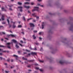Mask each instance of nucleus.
<instances>
[{
	"mask_svg": "<svg viewBox=\"0 0 73 73\" xmlns=\"http://www.w3.org/2000/svg\"><path fill=\"white\" fill-rule=\"evenodd\" d=\"M11 44H12V43L9 42L6 44V46L9 49H11Z\"/></svg>",
	"mask_w": 73,
	"mask_h": 73,
	"instance_id": "nucleus-1",
	"label": "nucleus"
},
{
	"mask_svg": "<svg viewBox=\"0 0 73 73\" xmlns=\"http://www.w3.org/2000/svg\"><path fill=\"white\" fill-rule=\"evenodd\" d=\"M39 8L38 7H34V9L32 10L33 12H34L35 11H38V9Z\"/></svg>",
	"mask_w": 73,
	"mask_h": 73,
	"instance_id": "nucleus-2",
	"label": "nucleus"
},
{
	"mask_svg": "<svg viewBox=\"0 0 73 73\" xmlns=\"http://www.w3.org/2000/svg\"><path fill=\"white\" fill-rule=\"evenodd\" d=\"M18 9H19L20 12H22V11H23V10H22V9H23V7H18Z\"/></svg>",
	"mask_w": 73,
	"mask_h": 73,
	"instance_id": "nucleus-3",
	"label": "nucleus"
},
{
	"mask_svg": "<svg viewBox=\"0 0 73 73\" xmlns=\"http://www.w3.org/2000/svg\"><path fill=\"white\" fill-rule=\"evenodd\" d=\"M0 51H2V52H5L6 53H9V50L3 51L1 50V49H0Z\"/></svg>",
	"mask_w": 73,
	"mask_h": 73,
	"instance_id": "nucleus-4",
	"label": "nucleus"
},
{
	"mask_svg": "<svg viewBox=\"0 0 73 73\" xmlns=\"http://www.w3.org/2000/svg\"><path fill=\"white\" fill-rule=\"evenodd\" d=\"M4 16H5V15H2L1 18L2 20H4Z\"/></svg>",
	"mask_w": 73,
	"mask_h": 73,
	"instance_id": "nucleus-5",
	"label": "nucleus"
},
{
	"mask_svg": "<svg viewBox=\"0 0 73 73\" xmlns=\"http://www.w3.org/2000/svg\"><path fill=\"white\" fill-rule=\"evenodd\" d=\"M11 41H13V42H14V43H15V44H17V41L15 39L12 40Z\"/></svg>",
	"mask_w": 73,
	"mask_h": 73,
	"instance_id": "nucleus-6",
	"label": "nucleus"
},
{
	"mask_svg": "<svg viewBox=\"0 0 73 73\" xmlns=\"http://www.w3.org/2000/svg\"><path fill=\"white\" fill-rule=\"evenodd\" d=\"M64 62H65L63 60H60L59 62V63L61 64H63Z\"/></svg>",
	"mask_w": 73,
	"mask_h": 73,
	"instance_id": "nucleus-7",
	"label": "nucleus"
},
{
	"mask_svg": "<svg viewBox=\"0 0 73 73\" xmlns=\"http://www.w3.org/2000/svg\"><path fill=\"white\" fill-rule=\"evenodd\" d=\"M18 43H17L15 44V47L16 48H19V46H18Z\"/></svg>",
	"mask_w": 73,
	"mask_h": 73,
	"instance_id": "nucleus-8",
	"label": "nucleus"
},
{
	"mask_svg": "<svg viewBox=\"0 0 73 73\" xmlns=\"http://www.w3.org/2000/svg\"><path fill=\"white\" fill-rule=\"evenodd\" d=\"M30 25L31 27H35V25L32 23H30Z\"/></svg>",
	"mask_w": 73,
	"mask_h": 73,
	"instance_id": "nucleus-9",
	"label": "nucleus"
},
{
	"mask_svg": "<svg viewBox=\"0 0 73 73\" xmlns=\"http://www.w3.org/2000/svg\"><path fill=\"white\" fill-rule=\"evenodd\" d=\"M31 54H33V55H36V54H37V53H36V52H32L31 53Z\"/></svg>",
	"mask_w": 73,
	"mask_h": 73,
	"instance_id": "nucleus-10",
	"label": "nucleus"
},
{
	"mask_svg": "<svg viewBox=\"0 0 73 73\" xmlns=\"http://www.w3.org/2000/svg\"><path fill=\"white\" fill-rule=\"evenodd\" d=\"M13 57H14L16 58V59L17 60V58H18V56H17L16 55H13Z\"/></svg>",
	"mask_w": 73,
	"mask_h": 73,
	"instance_id": "nucleus-11",
	"label": "nucleus"
},
{
	"mask_svg": "<svg viewBox=\"0 0 73 73\" xmlns=\"http://www.w3.org/2000/svg\"><path fill=\"white\" fill-rule=\"evenodd\" d=\"M39 35H44V32L39 33Z\"/></svg>",
	"mask_w": 73,
	"mask_h": 73,
	"instance_id": "nucleus-12",
	"label": "nucleus"
},
{
	"mask_svg": "<svg viewBox=\"0 0 73 73\" xmlns=\"http://www.w3.org/2000/svg\"><path fill=\"white\" fill-rule=\"evenodd\" d=\"M1 9L3 11H7V10H5V9H4V7H3L1 8Z\"/></svg>",
	"mask_w": 73,
	"mask_h": 73,
	"instance_id": "nucleus-13",
	"label": "nucleus"
},
{
	"mask_svg": "<svg viewBox=\"0 0 73 73\" xmlns=\"http://www.w3.org/2000/svg\"><path fill=\"white\" fill-rule=\"evenodd\" d=\"M5 33H4V32H1V33L0 32V35H3V34L5 35Z\"/></svg>",
	"mask_w": 73,
	"mask_h": 73,
	"instance_id": "nucleus-14",
	"label": "nucleus"
},
{
	"mask_svg": "<svg viewBox=\"0 0 73 73\" xmlns=\"http://www.w3.org/2000/svg\"><path fill=\"white\" fill-rule=\"evenodd\" d=\"M25 8H27V9H29V8H30V7L29 6H25L24 5Z\"/></svg>",
	"mask_w": 73,
	"mask_h": 73,
	"instance_id": "nucleus-15",
	"label": "nucleus"
},
{
	"mask_svg": "<svg viewBox=\"0 0 73 73\" xmlns=\"http://www.w3.org/2000/svg\"><path fill=\"white\" fill-rule=\"evenodd\" d=\"M9 36H11V37H15L16 36L13 35H9Z\"/></svg>",
	"mask_w": 73,
	"mask_h": 73,
	"instance_id": "nucleus-16",
	"label": "nucleus"
},
{
	"mask_svg": "<svg viewBox=\"0 0 73 73\" xmlns=\"http://www.w3.org/2000/svg\"><path fill=\"white\" fill-rule=\"evenodd\" d=\"M5 60V58H2V57H0V60Z\"/></svg>",
	"mask_w": 73,
	"mask_h": 73,
	"instance_id": "nucleus-17",
	"label": "nucleus"
},
{
	"mask_svg": "<svg viewBox=\"0 0 73 73\" xmlns=\"http://www.w3.org/2000/svg\"><path fill=\"white\" fill-rule=\"evenodd\" d=\"M22 59H23V60H27V61H28V60H27V59L25 58L24 57H23L22 58Z\"/></svg>",
	"mask_w": 73,
	"mask_h": 73,
	"instance_id": "nucleus-18",
	"label": "nucleus"
},
{
	"mask_svg": "<svg viewBox=\"0 0 73 73\" xmlns=\"http://www.w3.org/2000/svg\"><path fill=\"white\" fill-rule=\"evenodd\" d=\"M32 16H34L35 17H36V16L35 15V13H34L32 14Z\"/></svg>",
	"mask_w": 73,
	"mask_h": 73,
	"instance_id": "nucleus-19",
	"label": "nucleus"
},
{
	"mask_svg": "<svg viewBox=\"0 0 73 73\" xmlns=\"http://www.w3.org/2000/svg\"><path fill=\"white\" fill-rule=\"evenodd\" d=\"M42 24V29H44V25H43L44 24V23H43Z\"/></svg>",
	"mask_w": 73,
	"mask_h": 73,
	"instance_id": "nucleus-20",
	"label": "nucleus"
},
{
	"mask_svg": "<svg viewBox=\"0 0 73 73\" xmlns=\"http://www.w3.org/2000/svg\"><path fill=\"white\" fill-rule=\"evenodd\" d=\"M39 61H40V62H44V60H39Z\"/></svg>",
	"mask_w": 73,
	"mask_h": 73,
	"instance_id": "nucleus-21",
	"label": "nucleus"
},
{
	"mask_svg": "<svg viewBox=\"0 0 73 73\" xmlns=\"http://www.w3.org/2000/svg\"><path fill=\"white\" fill-rule=\"evenodd\" d=\"M13 28H16V25H13Z\"/></svg>",
	"mask_w": 73,
	"mask_h": 73,
	"instance_id": "nucleus-22",
	"label": "nucleus"
},
{
	"mask_svg": "<svg viewBox=\"0 0 73 73\" xmlns=\"http://www.w3.org/2000/svg\"><path fill=\"white\" fill-rule=\"evenodd\" d=\"M18 4L19 5H21V4H22V3H20V2H18Z\"/></svg>",
	"mask_w": 73,
	"mask_h": 73,
	"instance_id": "nucleus-23",
	"label": "nucleus"
},
{
	"mask_svg": "<svg viewBox=\"0 0 73 73\" xmlns=\"http://www.w3.org/2000/svg\"><path fill=\"white\" fill-rule=\"evenodd\" d=\"M39 70L40 72H43V70H42V69H39Z\"/></svg>",
	"mask_w": 73,
	"mask_h": 73,
	"instance_id": "nucleus-24",
	"label": "nucleus"
},
{
	"mask_svg": "<svg viewBox=\"0 0 73 73\" xmlns=\"http://www.w3.org/2000/svg\"><path fill=\"white\" fill-rule=\"evenodd\" d=\"M25 4H29V3L28 2H25L24 3Z\"/></svg>",
	"mask_w": 73,
	"mask_h": 73,
	"instance_id": "nucleus-25",
	"label": "nucleus"
},
{
	"mask_svg": "<svg viewBox=\"0 0 73 73\" xmlns=\"http://www.w3.org/2000/svg\"><path fill=\"white\" fill-rule=\"evenodd\" d=\"M22 26L21 25H19L18 26V28H21V27H22Z\"/></svg>",
	"mask_w": 73,
	"mask_h": 73,
	"instance_id": "nucleus-26",
	"label": "nucleus"
},
{
	"mask_svg": "<svg viewBox=\"0 0 73 73\" xmlns=\"http://www.w3.org/2000/svg\"><path fill=\"white\" fill-rule=\"evenodd\" d=\"M33 37L34 39H35V38H36V37H35V35H33Z\"/></svg>",
	"mask_w": 73,
	"mask_h": 73,
	"instance_id": "nucleus-27",
	"label": "nucleus"
},
{
	"mask_svg": "<svg viewBox=\"0 0 73 73\" xmlns=\"http://www.w3.org/2000/svg\"><path fill=\"white\" fill-rule=\"evenodd\" d=\"M0 28H4V27L3 26H0Z\"/></svg>",
	"mask_w": 73,
	"mask_h": 73,
	"instance_id": "nucleus-28",
	"label": "nucleus"
},
{
	"mask_svg": "<svg viewBox=\"0 0 73 73\" xmlns=\"http://www.w3.org/2000/svg\"><path fill=\"white\" fill-rule=\"evenodd\" d=\"M7 21L8 22L9 24V20L7 19Z\"/></svg>",
	"mask_w": 73,
	"mask_h": 73,
	"instance_id": "nucleus-29",
	"label": "nucleus"
},
{
	"mask_svg": "<svg viewBox=\"0 0 73 73\" xmlns=\"http://www.w3.org/2000/svg\"><path fill=\"white\" fill-rule=\"evenodd\" d=\"M27 67H28V68H31V65H29L27 66Z\"/></svg>",
	"mask_w": 73,
	"mask_h": 73,
	"instance_id": "nucleus-30",
	"label": "nucleus"
},
{
	"mask_svg": "<svg viewBox=\"0 0 73 73\" xmlns=\"http://www.w3.org/2000/svg\"><path fill=\"white\" fill-rule=\"evenodd\" d=\"M31 5H34V4H35V3H34L32 2L31 3Z\"/></svg>",
	"mask_w": 73,
	"mask_h": 73,
	"instance_id": "nucleus-31",
	"label": "nucleus"
},
{
	"mask_svg": "<svg viewBox=\"0 0 73 73\" xmlns=\"http://www.w3.org/2000/svg\"><path fill=\"white\" fill-rule=\"evenodd\" d=\"M19 44L21 46H23V45H22V44H21L20 43H19Z\"/></svg>",
	"mask_w": 73,
	"mask_h": 73,
	"instance_id": "nucleus-32",
	"label": "nucleus"
},
{
	"mask_svg": "<svg viewBox=\"0 0 73 73\" xmlns=\"http://www.w3.org/2000/svg\"><path fill=\"white\" fill-rule=\"evenodd\" d=\"M8 72H9V71H5V73H8Z\"/></svg>",
	"mask_w": 73,
	"mask_h": 73,
	"instance_id": "nucleus-33",
	"label": "nucleus"
},
{
	"mask_svg": "<svg viewBox=\"0 0 73 73\" xmlns=\"http://www.w3.org/2000/svg\"><path fill=\"white\" fill-rule=\"evenodd\" d=\"M2 24H5V22H2Z\"/></svg>",
	"mask_w": 73,
	"mask_h": 73,
	"instance_id": "nucleus-34",
	"label": "nucleus"
},
{
	"mask_svg": "<svg viewBox=\"0 0 73 73\" xmlns=\"http://www.w3.org/2000/svg\"><path fill=\"white\" fill-rule=\"evenodd\" d=\"M35 69H36L38 70V69L39 68H38V67H35Z\"/></svg>",
	"mask_w": 73,
	"mask_h": 73,
	"instance_id": "nucleus-35",
	"label": "nucleus"
},
{
	"mask_svg": "<svg viewBox=\"0 0 73 73\" xmlns=\"http://www.w3.org/2000/svg\"><path fill=\"white\" fill-rule=\"evenodd\" d=\"M18 16H21V14L20 13H19L18 14Z\"/></svg>",
	"mask_w": 73,
	"mask_h": 73,
	"instance_id": "nucleus-36",
	"label": "nucleus"
},
{
	"mask_svg": "<svg viewBox=\"0 0 73 73\" xmlns=\"http://www.w3.org/2000/svg\"><path fill=\"white\" fill-rule=\"evenodd\" d=\"M0 47H4V46L3 45H0Z\"/></svg>",
	"mask_w": 73,
	"mask_h": 73,
	"instance_id": "nucleus-37",
	"label": "nucleus"
},
{
	"mask_svg": "<svg viewBox=\"0 0 73 73\" xmlns=\"http://www.w3.org/2000/svg\"><path fill=\"white\" fill-rule=\"evenodd\" d=\"M9 9L10 11H12V8H9Z\"/></svg>",
	"mask_w": 73,
	"mask_h": 73,
	"instance_id": "nucleus-38",
	"label": "nucleus"
},
{
	"mask_svg": "<svg viewBox=\"0 0 73 73\" xmlns=\"http://www.w3.org/2000/svg\"><path fill=\"white\" fill-rule=\"evenodd\" d=\"M10 60V59L9 58H8L7 60V61H9Z\"/></svg>",
	"mask_w": 73,
	"mask_h": 73,
	"instance_id": "nucleus-39",
	"label": "nucleus"
},
{
	"mask_svg": "<svg viewBox=\"0 0 73 73\" xmlns=\"http://www.w3.org/2000/svg\"><path fill=\"white\" fill-rule=\"evenodd\" d=\"M34 50H37V49H36V48H35L34 49Z\"/></svg>",
	"mask_w": 73,
	"mask_h": 73,
	"instance_id": "nucleus-40",
	"label": "nucleus"
},
{
	"mask_svg": "<svg viewBox=\"0 0 73 73\" xmlns=\"http://www.w3.org/2000/svg\"><path fill=\"white\" fill-rule=\"evenodd\" d=\"M2 55H3V53H0V55L2 56Z\"/></svg>",
	"mask_w": 73,
	"mask_h": 73,
	"instance_id": "nucleus-41",
	"label": "nucleus"
},
{
	"mask_svg": "<svg viewBox=\"0 0 73 73\" xmlns=\"http://www.w3.org/2000/svg\"><path fill=\"white\" fill-rule=\"evenodd\" d=\"M23 18L24 20V21H25V17H23Z\"/></svg>",
	"mask_w": 73,
	"mask_h": 73,
	"instance_id": "nucleus-42",
	"label": "nucleus"
},
{
	"mask_svg": "<svg viewBox=\"0 0 73 73\" xmlns=\"http://www.w3.org/2000/svg\"><path fill=\"white\" fill-rule=\"evenodd\" d=\"M36 18L37 19H39V17H36Z\"/></svg>",
	"mask_w": 73,
	"mask_h": 73,
	"instance_id": "nucleus-43",
	"label": "nucleus"
},
{
	"mask_svg": "<svg viewBox=\"0 0 73 73\" xmlns=\"http://www.w3.org/2000/svg\"><path fill=\"white\" fill-rule=\"evenodd\" d=\"M39 38L40 40H41V39H42V38H41V37H39Z\"/></svg>",
	"mask_w": 73,
	"mask_h": 73,
	"instance_id": "nucleus-44",
	"label": "nucleus"
},
{
	"mask_svg": "<svg viewBox=\"0 0 73 73\" xmlns=\"http://www.w3.org/2000/svg\"><path fill=\"white\" fill-rule=\"evenodd\" d=\"M37 32V31H34V32H35V33Z\"/></svg>",
	"mask_w": 73,
	"mask_h": 73,
	"instance_id": "nucleus-45",
	"label": "nucleus"
},
{
	"mask_svg": "<svg viewBox=\"0 0 73 73\" xmlns=\"http://www.w3.org/2000/svg\"><path fill=\"white\" fill-rule=\"evenodd\" d=\"M37 5L40 6L41 5H40V4L39 3H38L37 4Z\"/></svg>",
	"mask_w": 73,
	"mask_h": 73,
	"instance_id": "nucleus-46",
	"label": "nucleus"
},
{
	"mask_svg": "<svg viewBox=\"0 0 73 73\" xmlns=\"http://www.w3.org/2000/svg\"><path fill=\"white\" fill-rule=\"evenodd\" d=\"M20 42H21V43H23V41L22 40H21Z\"/></svg>",
	"mask_w": 73,
	"mask_h": 73,
	"instance_id": "nucleus-47",
	"label": "nucleus"
},
{
	"mask_svg": "<svg viewBox=\"0 0 73 73\" xmlns=\"http://www.w3.org/2000/svg\"><path fill=\"white\" fill-rule=\"evenodd\" d=\"M9 6V7H11L12 6H13V5H11L10 6L8 5Z\"/></svg>",
	"mask_w": 73,
	"mask_h": 73,
	"instance_id": "nucleus-48",
	"label": "nucleus"
},
{
	"mask_svg": "<svg viewBox=\"0 0 73 73\" xmlns=\"http://www.w3.org/2000/svg\"><path fill=\"white\" fill-rule=\"evenodd\" d=\"M38 1H42V0H38Z\"/></svg>",
	"mask_w": 73,
	"mask_h": 73,
	"instance_id": "nucleus-49",
	"label": "nucleus"
},
{
	"mask_svg": "<svg viewBox=\"0 0 73 73\" xmlns=\"http://www.w3.org/2000/svg\"><path fill=\"white\" fill-rule=\"evenodd\" d=\"M22 34H23V35H24V33L23 32H22Z\"/></svg>",
	"mask_w": 73,
	"mask_h": 73,
	"instance_id": "nucleus-50",
	"label": "nucleus"
},
{
	"mask_svg": "<svg viewBox=\"0 0 73 73\" xmlns=\"http://www.w3.org/2000/svg\"><path fill=\"white\" fill-rule=\"evenodd\" d=\"M14 68V67H13H13H12V66H11V69H12V68Z\"/></svg>",
	"mask_w": 73,
	"mask_h": 73,
	"instance_id": "nucleus-51",
	"label": "nucleus"
},
{
	"mask_svg": "<svg viewBox=\"0 0 73 73\" xmlns=\"http://www.w3.org/2000/svg\"><path fill=\"white\" fill-rule=\"evenodd\" d=\"M28 71H29V72H31V70H29Z\"/></svg>",
	"mask_w": 73,
	"mask_h": 73,
	"instance_id": "nucleus-52",
	"label": "nucleus"
},
{
	"mask_svg": "<svg viewBox=\"0 0 73 73\" xmlns=\"http://www.w3.org/2000/svg\"><path fill=\"white\" fill-rule=\"evenodd\" d=\"M5 39H6V40H8V39L7 38H5Z\"/></svg>",
	"mask_w": 73,
	"mask_h": 73,
	"instance_id": "nucleus-53",
	"label": "nucleus"
},
{
	"mask_svg": "<svg viewBox=\"0 0 73 73\" xmlns=\"http://www.w3.org/2000/svg\"><path fill=\"white\" fill-rule=\"evenodd\" d=\"M35 44H36V45H38V43H36Z\"/></svg>",
	"mask_w": 73,
	"mask_h": 73,
	"instance_id": "nucleus-54",
	"label": "nucleus"
},
{
	"mask_svg": "<svg viewBox=\"0 0 73 73\" xmlns=\"http://www.w3.org/2000/svg\"><path fill=\"white\" fill-rule=\"evenodd\" d=\"M41 7H44V6L43 5H41L40 6Z\"/></svg>",
	"mask_w": 73,
	"mask_h": 73,
	"instance_id": "nucleus-55",
	"label": "nucleus"
},
{
	"mask_svg": "<svg viewBox=\"0 0 73 73\" xmlns=\"http://www.w3.org/2000/svg\"><path fill=\"white\" fill-rule=\"evenodd\" d=\"M29 48L30 49H31V50L32 49V48L31 47H30Z\"/></svg>",
	"mask_w": 73,
	"mask_h": 73,
	"instance_id": "nucleus-56",
	"label": "nucleus"
},
{
	"mask_svg": "<svg viewBox=\"0 0 73 73\" xmlns=\"http://www.w3.org/2000/svg\"><path fill=\"white\" fill-rule=\"evenodd\" d=\"M4 65H7V63H5Z\"/></svg>",
	"mask_w": 73,
	"mask_h": 73,
	"instance_id": "nucleus-57",
	"label": "nucleus"
},
{
	"mask_svg": "<svg viewBox=\"0 0 73 73\" xmlns=\"http://www.w3.org/2000/svg\"><path fill=\"white\" fill-rule=\"evenodd\" d=\"M33 22H35V21H35V20H33Z\"/></svg>",
	"mask_w": 73,
	"mask_h": 73,
	"instance_id": "nucleus-58",
	"label": "nucleus"
},
{
	"mask_svg": "<svg viewBox=\"0 0 73 73\" xmlns=\"http://www.w3.org/2000/svg\"><path fill=\"white\" fill-rule=\"evenodd\" d=\"M31 19H27V20H28V21L29 20H31Z\"/></svg>",
	"mask_w": 73,
	"mask_h": 73,
	"instance_id": "nucleus-59",
	"label": "nucleus"
},
{
	"mask_svg": "<svg viewBox=\"0 0 73 73\" xmlns=\"http://www.w3.org/2000/svg\"><path fill=\"white\" fill-rule=\"evenodd\" d=\"M28 13H31V12H30V11H28Z\"/></svg>",
	"mask_w": 73,
	"mask_h": 73,
	"instance_id": "nucleus-60",
	"label": "nucleus"
},
{
	"mask_svg": "<svg viewBox=\"0 0 73 73\" xmlns=\"http://www.w3.org/2000/svg\"><path fill=\"white\" fill-rule=\"evenodd\" d=\"M13 60H11V62H13Z\"/></svg>",
	"mask_w": 73,
	"mask_h": 73,
	"instance_id": "nucleus-61",
	"label": "nucleus"
},
{
	"mask_svg": "<svg viewBox=\"0 0 73 73\" xmlns=\"http://www.w3.org/2000/svg\"><path fill=\"white\" fill-rule=\"evenodd\" d=\"M30 55H31L30 54H28V56H30Z\"/></svg>",
	"mask_w": 73,
	"mask_h": 73,
	"instance_id": "nucleus-62",
	"label": "nucleus"
},
{
	"mask_svg": "<svg viewBox=\"0 0 73 73\" xmlns=\"http://www.w3.org/2000/svg\"><path fill=\"white\" fill-rule=\"evenodd\" d=\"M20 23H21L20 21H19V22H18V23H19V24H20Z\"/></svg>",
	"mask_w": 73,
	"mask_h": 73,
	"instance_id": "nucleus-63",
	"label": "nucleus"
},
{
	"mask_svg": "<svg viewBox=\"0 0 73 73\" xmlns=\"http://www.w3.org/2000/svg\"><path fill=\"white\" fill-rule=\"evenodd\" d=\"M42 50V48H41V49H40V50Z\"/></svg>",
	"mask_w": 73,
	"mask_h": 73,
	"instance_id": "nucleus-64",
	"label": "nucleus"
}]
</instances>
